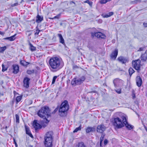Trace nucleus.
Segmentation results:
<instances>
[{
	"label": "nucleus",
	"mask_w": 147,
	"mask_h": 147,
	"mask_svg": "<svg viewBox=\"0 0 147 147\" xmlns=\"http://www.w3.org/2000/svg\"><path fill=\"white\" fill-rule=\"evenodd\" d=\"M115 91L118 94H120L121 93V89H119L115 90Z\"/></svg>",
	"instance_id": "43"
},
{
	"label": "nucleus",
	"mask_w": 147,
	"mask_h": 147,
	"mask_svg": "<svg viewBox=\"0 0 147 147\" xmlns=\"http://www.w3.org/2000/svg\"><path fill=\"white\" fill-rule=\"evenodd\" d=\"M13 68V73L16 74L19 71V65L16 64L13 65L12 66Z\"/></svg>",
	"instance_id": "13"
},
{
	"label": "nucleus",
	"mask_w": 147,
	"mask_h": 147,
	"mask_svg": "<svg viewBox=\"0 0 147 147\" xmlns=\"http://www.w3.org/2000/svg\"><path fill=\"white\" fill-rule=\"evenodd\" d=\"M105 145H107L108 143V141L107 139H105L104 142Z\"/></svg>",
	"instance_id": "49"
},
{
	"label": "nucleus",
	"mask_w": 147,
	"mask_h": 147,
	"mask_svg": "<svg viewBox=\"0 0 147 147\" xmlns=\"http://www.w3.org/2000/svg\"><path fill=\"white\" fill-rule=\"evenodd\" d=\"M136 85L138 87H140L142 84V80L140 76H137L136 78Z\"/></svg>",
	"instance_id": "17"
},
{
	"label": "nucleus",
	"mask_w": 147,
	"mask_h": 147,
	"mask_svg": "<svg viewBox=\"0 0 147 147\" xmlns=\"http://www.w3.org/2000/svg\"><path fill=\"white\" fill-rule=\"evenodd\" d=\"M105 129V127L104 125H100L97 127L96 130L97 132L102 134Z\"/></svg>",
	"instance_id": "11"
},
{
	"label": "nucleus",
	"mask_w": 147,
	"mask_h": 147,
	"mask_svg": "<svg viewBox=\"0 0 147 147\" xmlns=\"http://www.w3.org/2000/svg\"><path fill=\"white\" fill-rule=\"evenodd\" d=\"M2 34H3V32L1 31H0V34L2 35Z\"/></svg>",
	"instance_id": "64"
},
{
	"label": "nucleus",
	"mask_w": 147,
	"mask_h": 147,
	"mask_svg": "<svg viewBox=\"0 0 147 147\" xmlns=\"http://www.w3.org/2000/svg\"><path fill=\"white\" fill-rule=\"evenodd\" d=\"M23 96L22 95L20 96H16V103L18 104L20 101L21 100Z\"/></svg>",
	"instance_id": "28"
},
{
	"label": "nucleus",
	"mask_w": 147,
	"mask_h": 147,
	"mask_svg": "<svg viewBox=\"0 0 147 147\" xmlns=\"http://www.w3.org/2000/svg\"><path fill=\"white\" fill-rule=\"evenodd\" d=\"M2 71L3 72H4L7 69V67L5 66L3 64L2 65Z\"/></svg>",
	"instance_id": "40"
},
{
	"label": "nucleus",
	"mask_w": 147,
	"mask_h": 147,
	"mask_svg": "<svg viewBox=\"0 0 147 147\" xmlns=\"http://www.w3.org/2000/svg\"><path fill=\"white\" fill-rule=\"evenodd\" d=\"M49 63V68L51 71L53 72L59 71L63 66V63L61 59L57 57L51 58Z\"/></svg>",
	"instance_id": "1"
},
{
	"label": "nucleus",
	"mask_w": 147,
	"mask_h": 147,
	"mask_svg": "<svg viewBox=\"0 0 147 147\" xmlns=\"http://www.w3.org/2000/svg\"><path fill=\"white\" fill-rule=\"evenodd\" d=\"M86 77L84 76H82L79 78H76V85L81 84L85 80Z\"/></svg>",
	"instance_id": "12"
},
{
	"label": "nucleus",
	"mask_w": 147,
	"mask_h": 147,
	"mask_svg": "<svg viewBox=\"0 0 147 147\" xmlns=\"http://www.w3.org/2000/svg\"><path fill=\"white\" fill-rule=\"evenodd\" d=\"M141 61L139 59L133 61L132 64L133 67L139 72L140 70Z\"/></svg>",
	"instance_id": "6"
},
{
	"label": "nucleus",
	"mask_w": 147,
	"mask_h": 147,
	"mask_svg": "<svg viewBox=\"0 0 147 147\" xmlns=\"http://www.w3.org/2000/svg\"><path fill=\"white\" fill-rule=\"evenodd\" d=\"M35 70L32 69V70L28 69L26 71V73L29 75H31L32 74H33L34 73Z\"/></svg>",
	"instance_id": "30"
},
{
	"label": "nucleus",
	"mask_w": 147,
	"mask_h": 147,
	"mask_svg": "<svg viewBox=\"0 0 147 147\" xmlns=\"http://www.w3.org/2000/svg\"><path fill=\"white\" fill-rule=\"evenodd\" d=\"M16 119H19V116L17 114L16 115Z\"/></svg>",
	"instance_id": "54"
},
{
	"label": "nucleus",
	"mask_w": 147,
	"mask_h": 147,
	"mask_svg": "<svg viewBox=\"0 0 147 147\" xmlns=\"http://www.w3.org/2000/svg\"><path fill=\"white\" fill-rule=\"evenodd\" d=\"M96 127L95 126L88 127L86 129V132L87 133H89L90 132H94L95 131Z\"/></svg>",
	"instance_id": "19"
},
{
	"label": "nucleus",
	"mask_w": 147,
	"mask_h": 147,
	"mask_svg": "<svg viewBox=\"0 0 147 147\" xmlns=\"http://www.w3.org/2000/svg\"><path fill=\"white\" fill-rule=\"evenodd\" d=\"M20 120H16V122L17 124H18L19 123Z\"/></svg>",
	"instance_id": "57"
},
{
	"label": "nucleus",
	"mask_w": 147,
	"mask_h": 147,
	"mask_svg": "<svg viewBox=\"0 0 147 147\" xmlns=\"http://www.w3.org/2000/svg\"><path fill=\"white\" fill-rule=\"evenodd\" d=\"M113 119H120V118L118 117H117L116 118H114Z\"/></svg>",
	"instance_id": "59"
},
{
	"label": "nucleus",
	"mask_w": 147,
	"mask_h": 147,
	"mask_svg": "<svg viewBox=\"0 0 147 147\" xmlns=\"http://www.w3.org/2000/svg\"><path fill=\"white\" fill-rule=\"evenodd\" d=\"M105 136V134H102V136L100 138V141H101L102 142L104 138V137Z\"/></svg>",
	"instance_id": "42"
},
{
	"label": "nucleus",
	"mask_w": 147,
	"mask_h": 147,
	"mask_svg": "<svg viewBox=\"0 0 147 147\" xmlns=\"http://www.w3.org/2000/svg\"><path fill=\"white\" fill-rule=\"evenodd\" d=\"M11 123V120H9V121L7 120H3L2 121L1 125L3 129L5 128L6 130L9 127Z\"/></svg>",
	"instance_id": "9"
},
{
	"label": "nucleus",
	"mask_w": 147,
	"mask_h": 147,
	"mask_svg": "<svg viewBox=\"0 0 147 147\" xmlns=\"http://www.w3.org/2000/svg\"><path fill=\"white\" fill-rule=\"evenodd\" d=\"M72 3H73L74 4V5H73V6H75V3L73 1H71L70 2V4H71Z\"/></svg>",
	"instance_id": "56"
},
{
	"label": "nucleus",
	"mask_w": 147,
	"mask_h": 147,
	"mask_svg": "<svg viewBox=\"0 0 147 147\" xmlns=\"http://www.w3.org/2000/svg\"><path fill=\"white\" fill-rule=\"evenodd\" d=\"M132 96L133 97V98H134L136 97V95L135 94H132Z\"/></svg>",
	"instance_id": "61"
},
{
	"label": "nucleus",
	"mask_w": 147,
	"mask_h": 147,
	"mask_svg": "<svg viewBox=\"0 0 147 147\" xmlns=\"http://www.w3.org/2000/svg\"><path fill=\"white\" fill-rule=\"evenodd\" d=\"M71 84L73 85H76V78L73 79L71 82Z\"/></svg>",
	"instance_id": "35"
},
{
	"label": "nucleus",
	"mask_w": 147,
	"mask_h": 147,
	"mask_svg": "<svg viewBox=\"0 0 147 147\" xmlns=\"http://www.w3.org/2000/svg\"><path fill=\"white\" fill-rule=\"evenodd\" d=\"M57 36L59 38V42L63 45H65V43L64 39L63 38V36L61 34H58Z\"/></svg>",
	"instance_id": "24"
},
{
	"label": "nucleus",
	"mask_w": 147,
	"mask_h": 147,
	"mask_svg": "<svg viewBox=\"0 0 147 147\" xmlns=\"http://www.w3.org/2000/svg\"><path fill=\"white\" fill-rule=\"evenodd\" d=\"M7 47L5 46L3 47H0V52L1 53H3L6 49Z\"/></svg>",
	"instance_id": "37"
},
{
	"label": "nucleus",
	"mask_w": 147,
	"mask_h": 147,
	"mask_svg": "<svg viewBox=\"0 0 147 147\" xmlns=\"http://www.w3.org/2000/svg\"><path fill=\"white\" fill-rule=\"evenodd\" d=\"M38 115L43 119H47L51 116V113L49 108L47 106L42 107L37 113Z\"/></svg>",
	"instance_id": "2"
},
{
	"label": "nucleus",
	"mask_w": 147,
	"mask_h": 147,
	"mask_svg": "<svg viewBox=\"0 0 147 147\" xmlns=\"http://www.w3.org/2000/svg\"><path fill=\"white\" fill-rule=\"evenodd\" d=\"M58 110V108H56L52 112L53 114H54Z\"/></svg>",
	"instance_id": "51"
},
{
	"label": "nucleus",
	"mask_w": 147,
	"mask_h": 147,
	"mask_svg": "<svg viewBox=\"0 0 147 147\" xmlns=\"http://www.w3.org/2000/svg\"><path fill=\"white\" fill-rule=\"evenodd\" d=\"M91 34L92 38L95 36L98 38L105 39L106 37V36L104 34L100 32L95 33L92 32H91Z\"/></svg>",
	"instance_id": "7"
},
{
	"label": "nucleus",
	"mask_w": 147,
	"mask_h": 147,
	"mask_svg": "<svg viewBox=\"0 0 147 147\" xmlns=\"http://www.w3.org/2000/svg\"><path fill=\"white\" fill-rule=\"evenodd\" d=\"M43 20V16H40L38 14L36 17V22L38 23H40Z\"/></svg>",
	"instance_id": "20"
},
{
	"label": "nucleus",
	"mask_w": 147,
	"mask_h": 147,
	"mask_svg": "<svg viewBox=\"0 0 147 147\" xmlns=\"http://www.w3.org/2000/svg\"><path fill=\"white\" fill-rule=\"evenodd\" d=\"M84 3H88L90 7H92V2L90 1L89 0H87L84 1Z\"/></svg>",
	"instance_id": "36"
},
{
	"label": "nucleus",
	"mask_w": 147,
	"mask_h": 147,
	"mask_svg": "<svg viewBox=\"0 0 147 147\" xmlns=\"http://www.w3.org/2000/svg\"><path fill=\"white\" fill-rule=\"evenodd\" d=\"M50 120H41L40 123L41 125L38 123L37 120H34L33 122L32 126L35 129L36 132L37 131L41 129L42 127H45L48 125L49 122Z\"/></svg>",
	"instance_id": "5"
},
{
	"label": "nucleus",
	"mask_w": 147,
	"mask_h": 147,
	"mask_svg": "<svg viewBox=\"0 0 147 147\" xmlns=\"http://www.w3.org/2000/svg\"><path fill=\"white\" fill-rule=\"evenodd\" d=\"M117 59L119 62L122 64H125L128 61V60L126 57L121 56L119 57Z\"/></svg>",
	"instance_id": "14"
},
{
	"label": "nucleus",
	"mask_w": 147,
	"mask_h": 147,
	"mask_svg": "<svg viewBox=\"0 0 147 147\" xmlns=\"http://www.w3.org/2000/svg\"><path fill=\"white\" fill-rule=\"evenodd\" d=\"M57 78V76H55L53 77V80H52V84H54V83H55V80Z\"/></svg>",
	"instance_id": "41"
},
{
	"label": "nucleus",
	"mask_w": 147,
	"mask_h": 147,
	"mask_svg": "<svg viewBox=\"0 0 147 147\" xmlns=\"http://www.w3.org/2000/svg\"><path fill=\"white\" fill-rule=\"evenodd\" d=\"M40 30L38 29H37L36 30V32H35L34 34L35 35L38 34H39V32H40Z\"/></svg>",
	"instance_id": "46"
},
{
	"label": "nucleus",
	"mask_w": 147,
	"mask_h": 147,
	"mask_svg": "<svg viewBox=\"0 0 147 147\" xmlns=\"http://www.w3.org/2000/svg\"><path fill=\"white\" fill-rule=\"evenodd\" d=\"M141 2V1L140 0H135L133 1L134 3H140Z\"/></svg>",
	"instance_id": "48"
},
{
	"label": "nucleus",
	"mask_w": 147,
	"mask_h": 147,
	"mask_svg": "<svg viewBox=\"0 0 147 147\" xmlns=\"http://www.w3.org/2000/svg\"><path fill=\"white\" fill-rule=\"evenodd\" d=\"M25 128L26 129V133L28 135L30 136L31 138H33V136L32 134L31 133L30 131V130L29 128L26 126H25Z\"/></svg>",
	"instance_id": "22"
},
{
	"label": "nucleus",
	"mask_w": 147,
	"mask_h": 147,
	"mask_svg": "<svg viewBox=\"0 0 147 147\" xmlns=\"http://www.w3.org/2000/svg\"><path fill=\"white\" fill-rule=\"evenodd\" d=\"M60 16V15H57L56 16H55L53 18H50V19H55V18L58 19L59 18Z\"/></svg>",
	"instance_id": "47"
},
{
	"label": "nucleus",
	"mask_w": 147,
	"mask_h": 147,
	"mask_svg": "<svg viewBox=\"0 0 147 147\" xmlns=\"http://www.w3.org/2000/svg\"><path fill=\"white\" fill-rule=\"evenodd\" d=\"M143 25L145 27H147V23H144L143 24Z\"/></svg>",
	"instance_id": "55"
},
{
	"label": "nucleus",
	"mask_w": 147,
	"mask_h": 147,
	"mask_svg": "<svg viewBox=\"0 0 147 147\" xmlns=\"http://www.w3.org/2000/svg\"><path fill=\"white\" fill-rule=\"evenodd\" d=\"M141 60L143 61H145L147 59V54L146 52L142 54L141 57Z\"/></svg>",
	"instance_id": "26"
},
{
	"label": "nucleus",
	"mask_w": 147,
	"mask_h": 147,
	"mask_svg": "<svg viewBox=\"0 0 147 147\" xmlns=\"http://www.w3.org/2000/svg\"><path fill=\"white\" fill-rule=\"evenodd\" d=\"M97 92L96 91H91L88 92V93H97Z\"/></svg>",
	"instance_id": "52"
},
{
	"label": "nucleus",
	"mask_w": 147,
	"mask_h": 147,
	"mask_svg": "<svg viewBox=\"0 0 147 147\" xmlns=\"http://www.w3.org/2000/svg\"><path fill=\"white\" fill-rule=\"evenodd\" d=\"M114 13L113 12H110L107 13L103 14L102 16L104 18H107L113 15Z\"/></svg>",
	"instance_id": "23"
},
{
	"label": "nucleus",
	"mask_w": 147,
	"mask_h": 147,
	"mask_svg": "<svg viewBox=\"0 0 147 147\" xmlns=\"http://www.w3.org/2000/svg\"><path fill=\"white\" fill-rule=\"evenodd\" d=\"M143 125H144V128L147 131V128L144 125V124H143Z\"/></svg>",
	"instance_id": "60"
},
{
	"label": "nucleus",
	"mask_w": 147,
	"mask_h": 147,
	"mask_svg": "<svg viewBox=\"0 0 147 147\" xmlns=\"http://www.w3.org/2000/svg\"><path fill=\"white\" fill-rule=\"evenodd\" d=\"M82 128V125L81 124H80L79 126L78 127L76 128L75 130L73 132L75 133L77 132L78 131H80L81 130Z\"/></svg>",
	"instance_id": "32"
},
{
	"label": "nucleus",
	"mask_w": 147,
	"mask_h": 147,
	"mask_svg": "<svg viewBox=\"0 0 147 147\" xmlns=\"http://www.w3.org/2000/svg\"><path fill=\"white\" fill-rule=\"evenodd\" d=\"M78 66L76 65H74L73 66V69H76L78 68Z\"/></svg>",
	"instance_id": "50"
},
{
	"label": "nucleus",
	"mask_w": 147,
	"mask_h": 147,
	"mask_svg": "<svg viewBox=\"0 0 147 147\" xmlns=\"http://www.w3.org/2000/svg\"><path fill=\"white\" fill-rule=\"evenodd\" d=\"M135 72L134 70L133 69L130 67L129 68V72L130 76L131 77L132 74Z\"/></svg>",
	"instance_id": "31"
},
{
	"label": "nucleus",
	"mask_w": 147,
	"mask_h": 147,
	"mask_svg": "<svg viewBox=\"0 0 147 147\" xmlns=\"http://www.w3.org/2000/svg\"><path fill=\"white\" fill-rule=\"evenodd\" d=\"M13 93L14 96H16L17 95H19V94L17 92L15 91H14Z\"/></svg>",
	"instance_id": "53"
},
{
	"label": "nucleus",
	"mask_w": 147,
	"mask_h": 147,
	"mask_svg": "<svg viewBox=\"0 0 147 147\" xmlns=\"http://www.w3.org/2000/svg\"><path fill=\"white\" fill-rule=\"evenodd\" d=\"M17 34H15L13 36H12L10 37H9V41H12L14 40L16 38L15 36Z\"/></svg>",
	"instance_id": "33"
},
{
	"label": "nucleus",
	"mask_w": 147,
	"mask_h": 147,
	"mask_svg": "<svg viewBox=\"0 0 147 147\" xmlns=\"http://www.w3.org/2000/svg\"><path fill=\"white\" fill-rule=\"evenodd\" d=\"M120 116L123 120L127 119H128L127 116L123 113H120Z\"/></svg>",
	"instance_id": "27"
},
{
	"label": "nucleus",
	"mask_w": 147,
	"mask_h": 147,
	"mask_svg": "<svg viewBox=\"0 0 147 147\" xmlns=\"http://www.w3.org/2000/svg\"><path fill=\"white\" fill-rule=\"evenodd\" d=\"M30 49L32 51H33L36 50V47L34 46L31 43H29Z\"/></svg>",
	"instance_id": "29"
},
{
	"label": "nucleus",
	"mask_w": 147,
	"mask_h": 147,
	"mask_svg": "<svg viewBox=\"0 0 147 147\" xmlns=\"http://www.w3.org/2000/svg\"><path fill=\"white\" fill-rule=\"evenodd\" d=\"M124 120H122L121 121V124H120L119 125L117 126V129H119L121 128L123 126H124Z\"/></svg>",
	"instance_id": "34"
},
{
	"label": "nucleus",
	"mask_w": 147,
	"mask_h": 147,
	"mask_svg": "<svg viewBox=\"0 0 147 147\" xmlns=\"http://www.w3.org/2000/svg\"><path fill=\"white\" fill-rule=\"evenodd\" d=\"M69 109L68 102L65 100L61 104L59 109V114L61 117H65L67 114V111Z\"/></svg>",
	"instance_id": "3"
},
{
	"label": "nucleus",
	"mask_w": 147,
	"mask_h": 147,
	"mask_svg": "<svg viewBox=\"0 0 147 147\" xmlns=\"http://www.w3.org/2000/svg\"><path fill=\"white\" fill-rule=\"evenodd\" d=\"M53 133L50 131L47 132L44 138V144L46 147H52V141Z\"/></svg>",
	"instance_id": "4"
},
{
	"label": "nucleus",
	"mask_w": 147,
	"mask_h": 147,
	"mask_svg": "<svg viewBox=\"0 0 147 147\" xmlns=\"http://www.w3.org/2000/svg\"><path fill=\"white\" fill-rule=\"evenodd\" d=\"M77 147H85L84 143L83 142H80L78 143Z\"/></svg>",
	"instance_id": "38"
},
{
	"label": "nucleus",
	"mask_w": 147,
	"mask_h": 147,
	"mask_svg": "<svg viewBox=\"0 0 147 147\" xmlns=\"http://www.w3.org/2000/svg\"><path fill=\"white\" fill-rule=\"evenodd\" d=\"M122 120H112V122H113V125L115 126V128L117 129V126L119 125L121 123Z\"/></svg>",
	"instance_id": "18"
},
{
	"label": "nucleus",
	"mask_w": 147,
	"mask_h": 147,
	"mask_svg": "<svg viewBox=\"0 0 147 147\" xmlns=\"http://www.w3.org/2000/svg\"><path fill=\"white\" fill-rule=\"evenodd\" d=\"M3 39H5V40H9V37L4 38Z\"/></svg>",
	"instance_id": "58"
},
{
	"label": "nucleus",
	"mask_w": 147,
	"mask_h": 147,
	"mask_svg": "<svg viewBox=\"0 0 147 147\" xmlns=\"http://www.w3.org/2000/svg\"><path fill=\"white\" fill-rule=\"evenodd\" d=\"M102 117L105 119H108L110 116L109 113H108L106 112H103L102 114Z\"/></svg>",
	"instance_id": "21"
},
{
	"label": "nucleus",
	"mask_w": 147,
	"mask_h": 147,
	"mask_svg": "<svg viewBox=\"0 0 147 147\" xmlns=\"http://www.w3.org/2000/svg\"><path fill=\"white\" fill-rule=\"evenodd\" d=\"M30 79L26 77L25 78L23 81L24 86L26 88H28L29 87V81Z\"/></svg>",
	"instance_id": "10"
},
{
	"label": "nucleus",
	"mask_w": 147,
	"mask_h": 147,
	"mask_svg": "<svg viewBox=\"0 0 147 147\" xmlns=\"http://www.w3.org/2000/svg\"><path fill=\"white\" fill-rule=\"evenodd\" d=\"M118 50L116 49L111 53L110 57L112 59L115 60L118 55Z\"/></svg>",
	"instance_id": "15"
},
{
	"label": "nucleus",
	"mask_w": 147,
	"mask_h": 147,
	"mask_svg": "<svg viewBox=\"0 0 147 147\" xmlns=\"http://www.w3.org/2000/svg\"><path fill=\"white\" fill-rule=\"evenodd\" d=\"M127 120H125L124 122V123L127 129L128 130H130L132 129L134 126L130 124H129L127 121Z\"/></svg>",
	"instance_id": "16"
},
{
	"label": "nucleus",
	"mask_w": 147,
	"mask_h": 147,
	"mask_svg": "<svg viewBox=\"0 0 147 147\" xmlns=\"http://www.w3.org/2000/svg\"><path fill=\"white\" fill-rule=\"evenodd\" d=\"M139 49L140 51H142V48H140Z\"/></svg>",
	"instance_id": "63"
},
{
	"label": "nucleus",
	"mask_w": 147,
	"mask_h": 147,
	"mask_svg": "<svg viewBox=\"0 0 147 147\" xmlns=\"http://www.w3.org/2000/svg\"><path fill=\"white\" fill-rule=\"evenodd\" d=\"M13 143L15 144L16 147H18V145L17 143L16 142L15 139L14 138H13Z\"/></svg>",
	"instance_id": "45"
},
{
	"label": "nucleus",
	"mask_w": 147,
	"mask_h": 147,
	"mask_svg": "<svg viewBox=\"0 0 147 147\" xmlns=\"http://www.w3.org/2000/svg\"><path fill=\"white\" fill-rule=\"evenodd\" d=\"M18 5V2L16 3L13 4L11 5V7H13L15 6H17Z\"/></svg>",
	"instance_id": "44"
},
{
	"label": "nucleus",
	"mask_w": 147,
	"mask_h": 147,
	"mask_svg": "<svg viewBox=\"0 0 147 147\" xmlns=\"http://www.w3.org/2000/svg\"><path fill=\"white\" fill-rule=\"evenodd\" d=\"M114 86L117 88L121 86L123 83V81L119 78H116L113 81Z\"/></svg>",
	"instance_id": "8"
},
{
	"label": "nucleus",
	"mask_w": 147,
	"mask_h": 147,
	"mask_svg": "<svg viewBox=\"0 0 147 147\" xmlns=\"http://www.w3.org/2000/svg\"><path fill=\"white\" fill-rule=\"evenodd\" d=\"M20 63L22 65L26 67H27V65L30 64V63L26 62L24 60H22L20 61Z\"/></svg>",
	"instance_id": "25"
},
{
	"label": "nucleus",
	"mask_w": 147,
	"mask_h": 147,
	"mask_svg": "<svg viewBox=\"0 0 147 147\" xmlns=\"http://www.w3.org/2000/svg\"><path fill=\"white\" fill-rule=\"evenodd\" d=\"M111 0H101L100 3L101 4H105L107 3V2Z\"/></svg>",
	"instance_id": "39"
},
{
	"label": "nucleus",
	"mask_w": 147,
	"mask_h": 147,
	"mask_svg": "<svg viewBox=\"0 0 147 147\" xmlns=\"http://www.w3.org/2000/svg\"><path fill=\"white\" fill-rule=\"evenodd\" d=\"M102 142L101 141H100V147H102Z\"/></svg>",
	"instance_id": "62"
}]
</instances>
